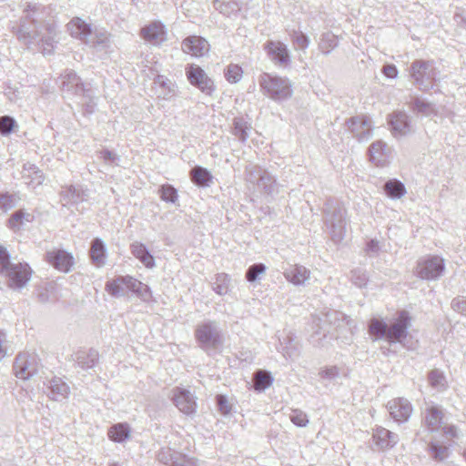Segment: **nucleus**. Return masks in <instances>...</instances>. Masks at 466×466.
Here are the masks:
<instances>
[{"label":"nucleus","instance_id":"5701e85b","mask_svg":"<svg viewBox=\"0 0 466 466\" xmlns=\"http://www.w3.org/2000/svg\"><path fill=\"white\" fill-rule=\"evenodd\" d=\"M132 283L133 277L129 275L117 276L106 282L105 289L112 297H124L126 295L125 289H127L130 291V289H132Z\"/></svg>","mask_w":466,"mask_h":466},{"label":"nucleus","instance_id":"a19ab883","mask_svg":"<svg viewBox=\"0 0 466 466\" xmlns=\"http://www.w3.org/2000/svg\"><path fill=\"white\" fill-rule=\"evenodd\" d=\"M250 129L251 125L243 117H235L233 119V134L241 143H246L248 138V131Z\"/></svg>","mask_w":466,"mask_h":466},{"label":"nucleus","instance_id":"aec40b11","mask_svg":"<svg viewBox=\"0 0 466 466\" xmlns=\"http://www.w3.org/2000/svg\"><path fill=\"white\" fill-rule=\"evenodd\" d=\"M141 37L154 46H159L167 40L165 25L159 21H154L142 27Z\"/></svg>","mask_w":466,"mask_h":466},{"label":"nucleus","instance_id":"6e6552de","mask_svg":"<svg viewBox=\"0 0 466 466\" xmlns=\"http://www.w3.org/2000/svg\"><path fill=\"white\" fill-rule=\"evenodd\" d=\"M245 180L248 184L257 186L267 195L278 193V183L275 177L258 165L249 164L246 167Z\"/></svg>","mask_w":466,"mask_h":466},{"label":"nucleus","instance_id":"bb28decb","mask_svg":"<svg viewBox=\"0 0 466 466\" xmlns=\"http://www.w3.org/2000/svg\"><path fill=\"white\" fill-rule=\"evenodd\" d=\"M47 396L56 401H61L66 399L70 392L69 386L59 377L51 379L47 385Z\"/></svg>","mask_w":466,"mask_h":466},{"label":"nucleus","instance_id":"79ce46f5","mask_svg":"<svg viewBox=\"0 0 466 466\" xmlns=\"http://www.w3.org/2000/svg\"><path fill=\"white\" fill-rule=\"evenodd\" d=\"M86 44L98 51H106L110 47V38L106 33L90 35Z\"/></svg>","mask_w":466,"mask_h":466},{"label":"nucleus","instance_id":"f03ea898","mask_svg":"<svg viewBox=\"0 0 466 466\" xmlns=\"http://www.w3.org/2000/svg\"><path fill=\"white\" fill-rule=\"evenodd\" d=\"M331 327H334L337 331L334 338H339V329L347 327L348 330L351 332L354 327V321L342 312L337 310H329L323 313L321 317L313 318V329H315L310 336V342L315 347H322L323 340L331 333Z\"/></svg>","mask_w":466,"mask_h":466},{"label":"nucleus","instance_id":"bf43d9fd","mask_svg":"<svg viewBox=\"0 0 466 466\" xmlns=\"http://www.w3.org/2000/svg\"><path fill=\"white\" fill-rule=\"evenodd\" d=\"M16 122L14 117L10 116H0V135L8 136L14 130Z\"/></svg>","mask_w":466,"mask_h":466},{"label":"nucleus","instance_id":"423d86ee","mask_svg":"<svg viewBox=\"0 0 466 466\" xmlns=\"http://www.w3.org/2000/svg\"><path fill=\"white\" fill-rule=\"evenodd\" d=\"M195 339L200 349L208 354L218 350L224 343L222 330L215 320L199 323L195 329Z\"/></svg>","mask_w":466,"mask_h":466},{"label":"nucleus","instance_id":"2eb2a0df","mask_svg":"<svg viewBox=\"0 0 466 466\" xmlns=\"http://www.w3.org/2000/svg\"><path fill=\"white\" fill-rule=\"evenodd\" d=\"M264 49L276 66L285 67L289 65V51L282 42L268 40L264 44Z\"/></svg>","mask_w":466,"mask_h":466},{"label":"nucleus","instance_id":"69168bd1","mask_svg":"<svg viewBox=\"0 0 466 466\" xmlns=\"http://www.w3.org/2000/svg\"><path fill=\"white\" fill-rule=\"evenodd\" d=\"M216 400L218 409L222 414L227 415L230 412L231 406L224 395H218Z\"/></svg>","mask_w":466,"mask_h":466},{"label":"nucleus","instance_id":"b1692460","mask_svg":"<svg viewBox=\"0 0 466 466\" xmlns=\"http://www.w3.org/2000/svg\"><path fill=\"white\" fill-rule=\"evenodd\" d=\"M208 41L198 35L187 36L181 43L182 50L194 56H204V54L208 52Z\"/></svg>","mask_w":466,"mask_h":466},{"label":"nucleus","instance_id":"a211bd4d","mask_svg":"<svg viewBox=\"0 0 466 466\" xmlns=\"http://www.w3.org/2000/svg\"><path fill=\"white\" fill-rule=\"evenodd\" d=\"M46 260L56 269L67 273L71 270L75 260L71 253L64 249H53L46 254Z\"/></svg>","mask_w":466,"mask_h":466},{"label":"nucleus","instance_id":"c85d7f7f","mask_svg":"<svg viewBox=\"0 0 466 466\" xmlns=\"http://www.w3.org/2000/svg\"><path fill=\"white\" fill-rule=\"evenodd\" d=\"M89 257L92 263L96 268H102L106 262V248L105 242L99 238H95L91 241Z\"/></svg>","mask_w":466,"mask_h":466},{"label":"nucleus","instance_id":"338daca9","mask_svg":"<svg viewBox=\"0 0 466 466\" xmlns=\"http://www.w3.org/2000/svg\"><path fill=\"white\" fill-rule=\"evenodd\" d=\"M380 242L376 239H370L366 246L365 251L369 256H375L380 251Z\"/></svg>","mask_w":466,"mask_h":466},{"label":"nucleus","instance_id":"0eeeda50","mask_svg":"<svg viewBox=\"0 0 466 466\" xmlns=\"http://www.w3.org/2000/svg\"><path fill=\"white\" fill-rule=\"evenodd\" d=\"M259 86L264 94L276 101L285 100L292 96L291 83L286 77L263 73L259 77Z\"/></svg>","mask_w":466,"mask_h":466},{"label":"nucleus","instance_id":"4d7b16f0","mask_svg":"<svg viewBox=\"0 0 466 466\" xmlns=\"http://www.w3.org/2000/svg\"><path fill=\"white\" fill-rule=\"evenodd\" d=\"M266 266L263 263H255L251 265L246 271V279L248 282H255L259 279L261 274L266 271Z\"/></svg>","mask_w":466,"mask_h":466},{"label":"nucleus","instance_id":"72a5a7b5","mask_svg":"<svg viewBox=\"0 0 466 466\" xmlns=\"http://www.w3.org/2000/svg\"><path fill=\"white\" fill-rule=\"evenodd\" d=\"M70 35L76 38L83 40L85 43L91 35V27L80 18H74L67 25Z\"/></svg>","mask_w":466,"mask_h":466},{"label":"nucleus","instance_id":"a18cd8bd","mask_svg":"<svg viewBox=\"0 0 466 466\" xmlns=\"http://www.w3.org/2000/svg\"><path fill=\"white\" fill-rule=\"evenodd\" d=\"M214 6L221 14L230 16L240 11L239 4L235 0H216Z\"/></svg>","mask_w":466,"mask_h":466},{"label":"nucleus","instance_id":"f257e3e1","mask_svg":"<svg viewBox=\"0 0 466 466\" xmlns=\"http://www.w3.org/2000/svg\"><path fill=\"white\" fill-rule=\"evenodd\" d=\"M22 15L17 26L13 27V32L22 44H34L36 37V30L45 28L49 20L51 9L49 6L35 2H25L21 5Z\"/></svg>","mask_w":466,"mask_h":466},{"label":"nucleus","instance_id":"09e8293b","mask_svg":"<svg viewBox=\"0 0 466 466\" xmlns=\"http://www.w3.org/2000/svg\"><path fill=\"white\" fill-rule=\"evenodd\" d=\"M130 291L145 302L149 301L152 297L149 287L135 278H133L132 289H130Z\"/></svg>","mask_w":466,"mask_h":466},{"label":"nucleus","instance_id":"0e129e2a","mask_svg":"<svg viewBox=\"0 0 466 466\" xmlns=\"http://www.w3.org/2000/svg\"><path fill=\"white\" fill-rule=\"evenodd\" d=\"M451 307L454 311L466 316V299L456 297L451 300Z\"/></svg>","mask_w":466,"mask_h":466},{"label":"nucleus","instance_id":"de8ad7c7","mask_svg":"<svg viewBox=\"0 0 466 466\" xmlns=\"http://www.w3.org/2000/svg\"><path fill=\"white\" fill-rule=\"evenodd\" d=\"M428 380L430 385L438 390H444L446 389V378L443 371L439 369H434L428 373Z\"/></svg>","mask_w":466,"mask_h":466},{"label":"nucleus","instance_id":"e2e57ef3","mask_svg":"<svg viewBox=\"0 0 466 466\" xmlns=\"http://www.w3.org/2000/svg\"><path fill=\"white\" fill-rule=\"evenodd\" d=\"M319 377L322 380H334L339 375V370L337 366L325 367L319 372Z\"/></svg>","mask_w":466,"mask_h":466},{"label":"nucleus","instance_id":"6e6d98bb","mask_svg":"<svg viewBox=\"0 0 466 466\" xmlns=\"http://www.w3.org/2000/svg\"><path fill=\"white\" fill-rule=\"evenodd\" d=\"M350 280L358 288H363L367 285L368 276L366 270L360 268L350 271Z\"/></svg>","mask_w":466,"mask_h":466},{"label":"nucleus","instance_id":"603ef678","mask_svg":"<svg viewBox=\"0 0 466 466\" xmlns=\"http://www.w3.org/2000/svg\"><path fill=\"white\" fill-rule=\"evenodd\" d=\"M242 75L243 70L241 66L237 64L228 65L224 71L225 78L229 83H238L242 78Z\"/></svg>","mask_w":466,"mask_h":466},{"label":"nucleus","instance_id":"7ed1b4c3","mask_svg":"<svg viewBox=\"0 0 466 466\" xmlns=\"http://www.w3.org/2000/svg\"><path fill=\"white\" fill-rule=\"evenodd\" d=\"M8 250L0 245V276L6 279L7 286L15 290L23 289L30 280L32 269L26 263H12Z\"/></svg>","mask_w":466,"mask_h":466},{"label":"nucleus","instance_id":"052dcab7","mask_svg":"<svg viewBox=\"0 0 466 466\" xmlns=\"http://www.w3.org/2000/svg\"><path fill=\"white\" fill-rule=\"evenodd\" d=\"M291 40L299 49H306L309 45V38L301 31H293Z\"/></svg>","mask_w":466,"mask_h":466},{"label":"nucleus","instance_id":"7c9ffc66","mask_svg":"<svg viewBox=\"0 0 466 466\" xmlns=\"http://www.w3.org/2000/svg\"><path fill=\"white\" fill-rule=\"evenodd\" d=\"M389 147L387 144L381 140L373 142L369 148L370 159L376 166H384L389 157Z\"/></svg>","mask_w":466,"mask_h":466},{"label":"nucleus","instance_id":"4c0bfd02","mask_svg":"<svg viewBox=\"0 0 466 466\" xmlns=\"http://www.w3.org/2000/svg\"><path fill=\"white\" fill-rule=\"evenodd\" d=\"M189 174L191 181L199 187H208L212 182V174L201 166L194 167Z\"/></svg>","mask_w":466,"mask_h":466},{"label":"nucleus","instance_id":"a878e982","mask_svg":"<svg viewBox=\"0 0 466 466\" xmlns=\"http://www.w3.org/2000/svg\"><path fill=\"white\" fill-rule=\"evenodd\" d=\"M285 279L295 286L304 285L310 278V270L299 264L289 265L284 269Z\"/></svg>","mask_w":466,"mask_h":466},{"label":"nucleus","instance_id":"5fc2aeb1","mask_svg":"<svg viewBox=\"0 0 466 466\" xmlns=\"http://www.w3.org/2000/svg\"><path fill=\"white\" fill-rule=\"evenodd\" d=\"M429 451L437 461H442L448 456V448L433 441L429 444Z\"/></svg>","mask_w":466,"mask_h":466},{"label":"nucleus","instance_id":"4468645a","mask_svg":"<svg viewBox=\"0 0 466 466\" xmlns=\"http://www.w3.org/2000/svg\"><path fill=\"white\" fill-rule=\"evenodd\" d=\"M172 401L184 414L192 415L196 412L197 402L194 395L187 389L176 387L172 390Z\"/></svg>","mask_w":466,"mask_h":466},{"label":"nucleus","instance_id":"dca6fc26","mask_svg":"<svg viewBox=\"0 0 466 466\" xmlns=\"http://www.w3.org/2000/svg\"><path fill=\"white\" fill-rule=\"evenodd\" d=\"M349 131L360 142L369 140L372 136L370 121L366 116H356L347 121Z\"/></svg>","mask_w":466,"mask_h":466},{"label":"nucleus","instance_id":"9d476101","mask_svg":"<svg viewBox=\"0 0 466 466\" xmlns=\"http://www.w3.org/2000/svg\"><path fill=\"white\" fill-rule=\"evenodd\" d=\"M445 269L444 259L439 256L422 258L417 262L416 275L425 280L438 279Z\"/></svg>","mask_w":466,"mask_h":466},{"label":"nucleus","instance_id":"6ab92c4d","mask_svg":"<svg viewBox=\"0 0 466 466\" xmlns=\"http://www.w3.org/2000/svg\"><path fill=\"white\" fill-rule=\"evenodd\" d=\"M387 408L391 418L397 422H405L412 413L411 403L404 398H397L390 400Z\"/></svg>","mask_w":466,"mask_h":466},{"label":"nucleus","instance_id":"9b49d317","mask_svg":"<svg viewBox=\"0 0 466 466\" xmlns=\"http://www.w3.org/2000/svg\"><path fill=\"white\" fill-rule=\"evenodd\" d=\"M39 363L36 355L20 352L15 359L13 370L16 378L29 380L38 372Z\"/></svg>","mask_w":466,"mask_h":466},{"label":"nucleus","instance_id":"680f3d73","mask_svg":"<svg viewBox=\"0 0 466 466\" xmlns=\"http://www.w3.org/2000/svg\"><path fill=\"white\" fill-rule=\"evenodd\" d=\"M289 419L299 427H305L309 423L307 414L299 410H293L289 415Z\"/></svg>","mask_w":466,"mask_h":466},{"label":"nucleus","instance_id":"ea45409f","mask_svg":"<svg viewBox=\"0 0 466 466\" xmlns=\"http://www.w3.org/2000/svg\"><path fill=\"white\" fill-rule=\"evenodd\" d=\"M130 428L127 423H117L111 426L108 430V437L115 442L121 443L128 439Z\"/></svg>","mask_w":466,"mask_h":466},{"label":"nucleus","instance_id":"3c124183","mask_svg":"<svg viewBox=\"0 0 466 466\" xmlns=\"http://www.w3.org/2000/svg\"><path fill=\"white\" fill-rule=\"evenodd\" d=\"M229 282L230 279L228 275L225 273L218 274L213 283V290L218 295H225L228 291Z\"/></svg>","mask_w":466,"mask_h":466},{"label":"nucleus","instance_id":"c03bdc74","mask_svg":"<svg viewBox=\"0 0 466 466\" xmlns=\"http://www.w3.org/2000/svg\"><path fill=\"white\" fill-rule=\"evenodd\" d=\"M273 382L272 375L269 371L264 370H258L254 373L253 384L254 388L258 390H264L268 389Z\"/></svg>","mask_w":466,"mask_h":466},{"label":"nucleus","instance_id":"c756f323","mask_svg":"<svg viewBox=\"0 0 466 466\" xmlns=\"http://www.w3.org/2000/svg\"><path fill=\"white\" fill-rule=\"evenodd\" d=\"M389 124L395 135L404 136L410 131L409 116L402 111H398L390 116Z\"/></svg>","mask_w":466,"mask_h":466},{"label":"nucleus","instance_id":"2f4dec72","mask_svg":"<svg viewBox=\"0 0 466 466\" xmlns=\"http://www.w3.org/2000/svg\"><path fill=\"white\" fill-rule=\"evenodd\" d=\"M73 360L83 370L93 368L98 361V352L94 349L79 350L75 353Z\"/></svg>","mask_w":466,"mask_h":466},{"label":"nucleus","instance_id":"ddd939ff","mask_svg":"<svg viewBox=\"0 0 466 466\" xmlns=\"http://www.w3.org/2000/svg\"><path fill=\"white\" fill-rule=\"evenodd\" d=\"M186 76L189 83L204 94L210 96L214 92L213 80L199 66L194 64L188 66L186 68Z\"/></svg>","mask_w":466,"mask_h":466},{"label":"nucleus","instance_id":"8fccbe9b","mask_svg":"<svg viewBox=\"0 0 466 466\" xmlns=\"http://www.w3.org/2000/svg\"><path fill=\"white\" fill-rule=\"evenodd\" d=\"M78 97L80 99L79 103L82 105L86 114H92L95 112L96 103L91 88L86 89V92L82 93Z\"/></svg>","mask_w":466,"mask_h":466},{"label":"nucleus","instance_id":"49530a36","mask_svg":"<svg viewBox=\"0 0 466 466\" xmlns=\"http://www.w3.org/2000/svg\"><path fill=\"white\" fill-rule=\"evenodd\" d=\"M338 37L331 32H326L321 35L319 43V48L324 55H329L338 46Z\"/></svg>","mask_w":466,"mask_h":466},{"label":"nucleus","instance_id":"37998d69","mask_svg":"<svg viewBox=\"0 0 466 466\" xmlns=\"http://www.w3.org/2000/svg\"><path fill=\"white\" fill-rule=\"evenodd\" d=\"M384 191L390 198H400L406 193L405 186L397 179H390L384 184Z\"/></svg>","mask_w":466,"mask_h":466},{"label":"nucleus","instance_id":"cd10ccee","mask_svg":"<svg viewBox=\"0 0 466 466\" xmlns=\"http://www.w3.org/2000/svg\"><path fill=\"white\" fill-rule=\"evenodd\" d=\"M22 179L29 187L35 188L43 184L45 175L35 164L27 162L23 165Z\"/></svg>","mask_w":466,"mask_h":466},{"label":"nucleus","instance_id":"39448f33","mask_svg":"<svg viewBox=\"0 0 466 466\" xmlns=\"http://www.w3.org/2000/svg\"><path fill=\"white\" fill-rule=\"evenodd\" d=\"M413 84L422 92H429L438 80L439 71L433 60L415 59L409 68Z\"/></svg>","mask_w":466,"mask_h":466},{"label":"nucleus","instance_id":"473e14b6","mask_svg":"<svg viewBox=\"0 0 466 466\" xmlns=\"http://www.w3.org/2000/svg\"><path fill=\"white\" fill-rule=\"evenodd\" d=\"M369 333L373 340L384 339L388 341L389 324L380 318H372L369 322Z\"/></svg>","mask_w":466,"mask_h":466},{"label":"nucleus","instance_id":"864d4df0","mask_svg":"<svg viewBox=\"0 0 466 466\" xmlns=\"http://www.w3.org/2000/svg\"><path fill=\"white\" fill-rule=\"evenodd\" d=\"M158 192L160 198L167 203H175L177 200V191L172 185H162Z\"/></svg>","mask_w":466,"mask_h":466},{"label":"nucleus","instance_id":"412c9836","mask_svg":"<svg viewBox=\"0 0 466 466\" xmlns=\"http://www.w3.org/2000/svg\"><path fill=\"white\" fill-rule=\"evenodd\" d=\"M62 90L74 96H80L82 93L86 92V85L81 81V78L73 70H66L62 76Z\"/></svg>","mask_w":466,"mask_h":466},{"label":"nucleus","instance_id":"393cba45","mask_svg":"<svg viewBox=\"0 0 466 466\" xmlns=\"http://www.w3.org/2000/svg\"><path fill=\"white\" fill-rule=\"evenodd\" d=\"M60 195L66 203L77 204L89 198V190L80 185H70L63 187Z\"/></svg>","mask_w":466,"mask_h":466},{"label":"nucleus","instance_id":"c9c22d12","mask_svg":"<svg viewBox=\"0 0 466 466\" xmlns=\"http://www.w3.org/2000/svg\"><path fill=\"white\" fill-rule=\"evenodd\" d=\"M443 419L442 410L437 406H431L425 410L424 422L431 431L440 429Z\"/></svg>","mask_w":466,"mask_h":466},{"label":"nucleus","instance_id":"f704fd0d","mask_svg":"<svg viewBox=\"0 0 466 466\" xmlns=\"http://www.w3.org/2000/svg\"><path fill=\"white\" fill-rule=\"evenodd\" d=\"M130 250L133 256L137 258L145 267L151 268L155 266V258L143 243L135 242L131 244Z\"/></svg>","mask_w":466,"mask_h":466},{"label":"nucleus","instance_id":"20e7f679","mask_svg":"<svg viewBox=\"0 0 466 466\" xmlns=\"http://www.w3.org/2000/svg\"><path fill=\"white\" fill-rule=\"evenodd\" d=\"M324 223L329 230L331 240L341 242L346 233V209L333 200H327L323 208Z\"/></svg>","mask_w":466,"mask_h":466},{"label":"nucleus","instance_id":"e433bc0d","mask_svg":"<svg viewBox=\"0 0 466 466\" xmlns=\"http://www.w3.org/2000/svg\"><path fill=\"white\" fill-rule=\"evenodd\" d=\"M410 110L415 114H421L425 116L437 115L435 104L428 102L420 96H414L409 103Z\"/></svg>","mask_w":466,"mask_h":466},{"label":"nucleus","instance_id":"f3484780","mask_svg":"<svg viewBox=\"0 0 466 466\" xmlns=\"http://www.w3.org/2000/svg\"><path fill=\"white\" fill-rule=\"evenodd\" d=\"M159 462L167 466H193L194 460L170 448H162L157 454Z\"/></svg>","mask_w":466,"mask_h":466},{"label":"nucleus","instance_id":"13d9d810","mask_svg":"<svg viewBox=\"0 0 466 466\" xmlns=\"http://www.w3.org/2000/svg\"><path fill=\"white\" fill-rule=\"evenodd\" d=\"M16 206V198L8 192H0V210L7 212Z\"/></svg>","mask_w":466,"mask_h":466},{"label":"nucleus","instance_id":"58836bf2","mask_svg":"<svg viewBox=\"0 0 466 466\" xmlns=\"http://www.w3.org/2000/svg\"><path fill=\"white\" fill-rule=\"evenodd\" d=\"M34 216L24 209L15 211L7 221V227L13 231H18L22 228L25 222H31Z\"/></svg>","mask_w":466,"mask_h":466},{"label":"nucleus","instance_id":"1a4fd4ad","mask_svg":"<svg viewBox=\"0 0 466 466\" xmlns=\"http://www.w3.org/2000/svg\"><path fill=\"white\" fill-rule=\"evenodd\" d=\"M411 326V318L406 310H400L398 316L389 324L388 342L390 344L400 343L406 346V339L409 335L408 329Z\"/></svg>","mask_w":466,"mask_h":466},{"label":"nucleus","instance_id":"4be33fe9","mask_svg":"<svg viewBox=\"0 0 466 466\" xmlns=\"http://www.w3.org/2000/svg\"><path fill=\"white\" fill-rule=\"evenodd\" d=\"M372 440L375 446L380 451L393 448L400 441L397 433L383 427H377L374 430Z\"/></svg>","mask_w":466,"mask_h":466},{"label":"nucleus","instance_id":"f8f14e48","mask_svg":"<svg viewBox=\"0 0 466 466\" xmlns=\"http://www.w3.org/2000/svg\"><path fill=\"white\" fill-rule=\"evenodd\" d=\"M46 34H43L42 29L36 30V39L34 44H24L27 49L33 51H40L44 56L51 55L54 52L55 48V40L54 37L56 35V25L55 23H47L45 25Z\"/></svg>","mask_w":466,"mask_h":466},{"label":"nucleus","instance_id":"774afa93","mask_svg":"<svg viewBox=\"0 0 466 466\" xmlns=\"http://www.w3.org/2000/svg\"><path fill=\"white\" fill-rule=\"evenodd\" d=\"M100 154L104 161L107 163H115L116 160L119 159L118 156L116 153L108 149H103L102 151H100Z\"/></svg>","mask_w":466,"mask_h":466}]
</instances>
